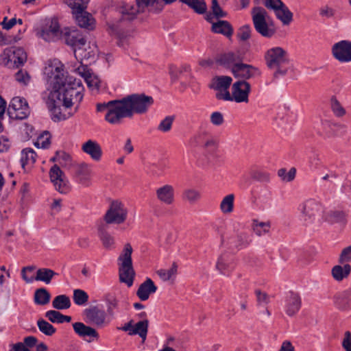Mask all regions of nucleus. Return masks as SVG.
Masks as SVG:
<instances>
[{
    "label": "nucleus",
    "instance_id": "4",
    "mask_svg": "<svg viewBox=\"0 0 351 351\" xmlns=\"http://www.w3.org/2000/svg\"><path fill=\"white\" fill-rule=\"evenodd\" d=\"M266 64L275 70L274 76L284 75L287 73L286 65L288 64L287 53L282 47H276L267 51L265 56Z\"/></svg>",
    "mask_w": 351,
    "mask_h": 351
},
{
    "label": "nucleus",
    "instance_id": "50",
    "mask_svg": "<svg viewBox=\"0 0 351 351\" xmlns=\"http://www.w3.org/2000/svg\"><path fill=\"white\" fill-rule=\"evenodd\" d=\"M15 80L17 82L23 86H27L31 81V77L27 71L20 69L15 74Z\"/></svg>",
    "mask_w": 351,
    "mask_h": 351
},
{
    "label": "nucleus",
    "instance_id": "31",
    "mask_svg": "<svg viewBox=\"0 0 351 351\" xmlns=\"http://www.w3.org/2000/svg\"><path fill=\"white\" fill-rule=\"evenodd\" d=\"M351 272V266L346 263L343 265H337L332 268L331 274L333 278L337 281H341L346 278Z\"/></svg>",
    "mask_w": 351,
    "mask_h": 351
},
{
    "label": "nucleus",
    "instance_id": "42",
    "mask_svg": "<svg viewBox=\"0 0 351 351\" xmlns=\"http://www.w3.org/2000/svg\"><path fill=\"white\" fill-rule=\"evenodd\" d=\"M148 330V321L147 319L140 321L137 322L132 330V332H130V335H138L143 339V341H145L146 339L147 334Z\"/></svg>",
    "mask_w": 351,
    "mask_h": 351
},
{
    "label": "nucleus",
    "instance_id": "15",
    "mask_svg": "<svg viewBox=\"0 0 351 351\" xmlns=\"http://www.w3.org/2000/svg\"><path fill=\"white\" fill-rule=\"evenodd\" d=\"M333 57L340 62H351V41L343 40L332 47Z\"/></svg>",
    "mask_w": 351,
    "mask_h": 351
},
{
    "label": "nucleus",
    "instance_id": "45",
    "mask_svg": "<svg viewBox=\"0 0 351 351\" xmlns=\"http://www.w3.org/2000/svg\"><path fill=\"white\" fill-rule=\"evenodd\" d=\"M52 161H56L62 167H66L71 164V156L64 151H58L56 156L51 159Z\"/></svg>",
    "mask_w": 351,
    "mask_h": 351
},
{
    "label": "nucleus",
    "instance_id": "14",
    "mask_svg": "<svg viewBox=\"0 0 351 351\" xmlns=\"http://www.w3.org/2000/svg\"><path fill=\"white\" fill-rule=\"evenodd\" d=\"M49 177L58 192L66 194L70 191L69 182L58 165L51 167L49 171Z\"/></svg>",
    "mask_w": 351,
    "mask_h": 351
},
{
    "label": "nucleus",
    "instance_id": "56",
    "mask_svg": "<svg viewBox=\"0 0 351 351\" xmlns=\"http://www.w3.org/2000/svg\"><path fill=\"white\" fill-rule=\"evenodd\" d=\"M296 170L295 168H291L288 172L286 169H280L278 171V176L284 181L291 182L295 177Z\"/></svg>",
    "mask_w": 351,
    "mask_h": 351
},
{
    "label": "nucleus",
    "instance_id": "36",
    "mask_svg": "<svg viewBox=\"0 0 351 351\" xmlns=\"http://www.w3.org/2000/svg\"><path fill=\"white\" fill-rule=\"evenodd\" d=\"M58 274L53 270L49 268H40L36 271V275L34 280L41 281L48 285L51 282V280Z\"/></svg>",
    "mask_w": 351,
    "mask_h": 351
},
{
    "label": "nucleus",
    "instance_id": "61",
    "mask_svg": "<svg viewBox=\"0 0 351 351\" xmlns=\"http://www.w3.org/2000/svg\"><path fill=\"white\" fill-rule=\"evenodd\" d=\"M35 269L34 266L25 267L21 270V277L27 283H32L35 277L33 276H27V273H31Z\"/></svg>",
    "mask_w": 351,
    "mask_h": 351
},
{
    "label": "nucleus",
    "instance_id": "57",
    "mask_svg": "<svg viewBox=\"0 0 351 351\" xmlns=\"http://www.w3.org/2000/svg\"><path fill=\"white\" fill-rule=\"evenodd\" d=\"M183 197L190 202H195L199 198L200 195L197 190L189 189L184 191Z\"/></svg>",
    "mask_w": 351,
    "mask_h": 351
},
{
    "label": "nucleus",
    "instance_id": "8",
    "mask_svg": "<svg viewBox=\"0 0 351 351\" xmlns=\"http://www.w3.org/2000/svg\"><path fill=\"white\" fill-rule=\"evenodd\" d=\"M251 86L245 80H239L232 86V94L227 92L223 97L224 101H234L237 103L248 102Z\"/></svg>",
    "mask_w": 351,
    "mask_h": 351
},
{
    "label": "nucleus",
    "instance_id": "47",
    "mask_svg": "<svg viewBox=\"0 0 351 351\" xmlns=\"http://www.w3.org/2000/svg\"><path fill=\"white\" fill-rule=\"evenodd\" d=\"M234 195L229 194L222 199L220 208L223 213H230L233 210Z\"/></svg>",
    "mask_w": 351,
    "mask_h": 351
},
{
    "label": "nucleus",
    "instance_id": "5",
    "mask_svg": "<svg viewBox=\"0 0 351 351\" xmlns=\"http://www.w3.org/2000/svg\"><path fill=\"white\" fill-rule=\"evenodd\" d=\"M27 56L23 48H5L0 55V64L10 69L19 68L27 61Z\"/></svg>",
    "mask_w": 351,
    "mask_h": 351
},
{
    "label": "nucleus",
    "instance_id": "62",
    "mask_svg": "<svg viewBox=\"0 0 351 351\" xmlns=\"http://www.w3.org/2000/svg\"><path fill=\"white\" fill-rule=\"evenodd\" d=\"M213 14L217 18H222L226 16V12H224L221 7L219 6L217 0H212V6H211Z\"/></svg>",
    "mask_w": 351,
    "mask_h": 351
},
{
    "label": "nucleus",
    "instance_id": "9",
    "mask_svg": "<svg viewBox=\"0 0 351 351\" xmlns=\"http://www.w3.org/2000/svg\"><path fill=\"white\" fill-rule=\"evenodd\" d=\"M60 97L61 94L57 90H50L46 101L53 121H60L68 118L66 114L62 112L61 107L63 106V102L60 101Z\"/></svg>",
    "mask_w": 351,
    "mask_h": 351
},
{
    "label": "nucleus",
    "instance_id": "58",
    "mask_svg": "<svg viewBox=\"0 0 351 351\" xmlns=\"http://www.w3.org/2000/svg\"><path fill=\"white\" fill-rule=\"evenodd\" d=\"M210 121L213 125L215 126H220L224 122L223 115L220 112H213L210 116Z\"/></svg>",
    "mask_w": 351,
    "mask_h": 351
},
{
    "label": "nucleus",
    "instance_id": "11",
    "mask_svg": "<svg viewBox=\"0 0 351 351\" xmlns=\"http://www.w3.org/2000/svg\"><path fill=\"white\" fill-rule=\"evenodd\" d=\"M120 99H114L107 103L97 104L98 112L106 111L105 120L110 124H119L121 121V114L118 108L120 107Z\"/></svg>",
    "mask_w": 351,
    "mask_h": 351
},
{
    "label": "nucleus",
    "instance_id": "16",
    "mask_svg": "<svg viewBox=\"0 0 351 351\" xmlns=\"http://www.w3.org/2000/svg\"><path fill=\"white\" fill-rule=\"evenodd\" d=\"M83 316L86 322L101 326L106 322V313L98 306H90L83 311Z\"/></svg>",
    "mask_w": 351,
    "mask_h": 351
},
{
    "label": "nucleus",
    "instance_id": "40",
    "mask_svg": "<svg viewBox=\"0 0 351 351\" xmlns=\"http://www.w3.org/2000/svg\"><path fill=\"white\" fill-rule=\"evenodd\" d=\"M71 305L70 298L66 295H57L52 301V306L58 310L68 309Z\"/></svg>",
    "mask_w": 351,
    "mask_h": 351
},
{
    "label": "nucleus",
    "instance_id": "52",
    "mask_svg": "<svg viewBox=\"0 0 351 351\" xmlns=\"http://www.w3.org/2000/svg\"><path fill=\"white\" fill-rule=\"evenodd\" d=\"M99 237L104 247H106V249H112L114 247V239L107 232L100 231Z\"/></svg>",
    "mask_w": 351,
    "mask_h": 351
},
{
    "label": "nucleus",
    "instance_id": "24",
    "mask_svg": "<svg viewBox=\"0 0 351 351\" xmlns=\"http://www.w3.org/2000/svg\"><path fill=\"white\" fill-rule=\"evenodd\" d=\"M77 24L82 28L89 30L93 29L95 27V19L92 15L85 10L77 12L73 14Z\"/></svg>",
    "mask_w": 351,
    "mask_h": 351
},
{
    "label": "nucleus",
    "instance_id": "12",
    "mask_svg": "<svg viewBox=\"0 0 351 351\" xmlns=\"http://www.w3.org/2000/svg\"><path fill=\"white\" fill-rule=\"evenodd\" d=\"M156 0H136V5L124 3L119 10L124 20H133L137 14L143 12L146 8L153 5Z\"/></svg>",
    "mask_w": 351,
    "mask_h": 351
},
{
    "label": "nucleus",
    "instance_id": "1",
    "mask_svg": "<svg viewBox=\"0 0 351 351\" xmlns=\"http://www.w3.org/2000/svg\"><path fill=\"white\" fill-rule=\"evenodd\" d=\"M50 90H57L61 94L60 101L63 106L70 108L75 102H80L83 99L84 88L80 80L64 75L63 69L56 67L49 78Z\"/></svg>",
    "mask_w": 351,
    "mask_h": 351
},
{
    "label": "nucleus",
    "instance_id": "41",
    "mask_svg": "<svg viewBox=\"0 0 351 351\" xmlns=\"http://www.w3.org/2000/svg\"><path fill=\"white\" fill-rule=\"evenodd\" d=\"M64 2L71 8L72 14H74L86 10L89 0H65Z\"/></svg>",
    "mask_w": 351,
    "mask_h": 351
},
{
    "label": "nucleus",
    "instance_id": "10",
    "mask_svg": "<svg viewBox=\"0 0 351 351\" xmlns=\"http://www.w3.org/2000/svg\"><path fill=\"white\" fill-rule=\"evenodd\" d=\"M128 210L124 204L119 201H113L104 216L108 224H121L127 219Z\"/></svg>",
    "mask_w": 351,
    "mask_h": 351
},
{
    "label": "nucleus",
    "instance_id": "34",
    "mask_svg": "<svg viewBox=\"0 0 351 351\" xmlns=\"http://www.w3.org/2000/svg\"><path fill=\"white\" fill-rule=\"evenodd\" d=\"M36 154L32 148H25L21 153V163L23 169L25 166L31 167L36 162Z\"/></svg>",
    "mask_w": 351,
    "mask_h": 351
},
{
    "label": "nucleus",
    "instance_id": "39",
    "mask_svg": "<svg viewBox=\"0 0 351 351\" xmlns=\"http://www.w3.org/2000/svg\"><path fill=\"white\" fill-rule=\"evenodd\" d=\"M274 12L277 19L281 21L284 25H288L292 21L293 14L285 3Z\"/></svg>",
    "mask_w": 351,
    "mask_h": 351
},
{
    "label": "nucleus",
    "instance_id": "37",
    "mask_svg": "<svg viewBox=\"0 0 351 351\" xmlns=\"http://www.w3.org/2000/svg\"><path fill=\"white\" fill-rule=\"evenodd\" d=\"M51 295L45 288H39L34 292V302L38 305H45L50 302Z\"/></svg>",
    "mask_w": 351,
    "mask_h": 351
},
{
    "label": "nucleus",
    "instance_id": "27",
    "mask_svg": "<svg viewBox=\"0 0 351 351\" xmlns=\"http://www.w3.org/2000/svg\"><path fill=\"white\" fill-rule=\"evenodd\" d=\"M234 264L232 257L228 254H222L216 264L217 269L223 275H228L233 270Z\"/></svg>",
    "mask_w": 351,
    "mask_h": 351
},
{
    "label": "nucleus",
    "instance_id": "20",
    "mask_svg": "<svg viewBox=\"0 0 351 351\" xmlns=\"http://www.w3.org/2000/svg\"><path fill=\"white\" fill-rule=\"evenodd\" d=\"M64 40L66 45L73 47V51L86 45V40L83 34L77 29L66 32Z\"/></svg>",
    "mask_w": 351,
    "mask_h": 351
},
{
    "label": "nucleus",
    "instance_id": "64",
    "mask_svg": "<svg viewBox=\"0 0 351 351\" xmlns=\"http://www.w3.org/2000/svg\"><path fill=\"white\" fill-rule=\"evenodd\" d=\"M342 346L346 351H351V332L350 331L345 332Z\"/></svg>",
    "mask_w": 351,
    "mask_h": 351
},
{
    "label": "nucleus",
    "instance_id": "17",
    "mask_svg": "<svg viewBox=\"0 0 351 351\" xmlns=\"http://www.w3.org/2000/svg\"><path fill=\"white\" fill-rule=\"evenodd\" d=\"M232 72L236 77L242 78V80L255 78L261 75V72L257 68L243 63L235 64L232 68Z\"/></svg>",
    "mask_w": 351,
    "mask_h": 351
},
{
    "label": "nucleus",
    "instance_id": "25",
    "mask_svg": "<svg viewBox=\"0 0 351 351\" xmlns=\"http://www.w3.org/2000/svg\"><path fill=\"white\" fill-rule=\"evenodd\" d=\"M73 328L75 332L80 337H90L93 339L92 340L99 338V334L95 328L86 326L82 322H75L73 324Z\"/></svg>",
    "mask_w": 351,
    "mask_h": 351
},
{
    "label": "nucleus",
    "instance_id": "49",
    "mask_svg": "<svg viewBox=\"0 0 351 351\" xmlns=\"http://www.w3.org/2000/svg\"><path fill=\"white\" fill-rule=\"evenodd\" d=\"M177 273V265L173 263L172 266L168 269H160L157 271L160 278L164 280H169L174 278Z\"/></svg>",
    "mask_w": 351,
    "mask_h": 351
},
{
    "label": "nucleus",
    "instance_id": "13",
    "mask_svg": "<svg viewBox=\"0 0 351 351\" xmlns=\"http://www.w3.org/2000/svg\"><path fill=\"white\" fill-rule=\"evenodd\" d=\"M8 114L12 119H24L29 114L27 102L24 98L16 97L10 101L8 108Z\"/></svg>",
    "mask_w": 351,
    "mask_h": 351
},
{
    "label": "nucleus",
    "instance_id": "2",
    "mask_svg": "<svg viewBox=\"0 0 351 351\" xmlns=\"http://www.w3.org/2000/svg\"><path fill=\"white\" fill-rule=\"evenodd\" d=\"M120 107L118 108L123 118H131L134 114H142L147 112L154 104V99L151 96L143 93L131 94L120 99Z\"/></svg>",
    "mask_w": 351,
    "mask_h": 351
},
{
    "label": "nucleus",
    "instance_id": "60",
    "mask_svg": "<svg viewBox=\"0 0 351 351\" xmlns=\"http://www.w3.org/2000/svg\"><path fill=\"white\" fill-rule=\"evenodd\" d=\"M351 261V245L345 247L339 256V263L341 264H346Z\"/></svg>",
    "mask_w": 351,
    "mask_h": 351
},
{
    "label": "nucleus",
    "instance_id": "53",
    "mask_svg": "<svg viewBox=\"0 0 351 351\" xmlns=\"http://www.w3.org/2000/svg\"><path fill=\"white\" fill-rule=\"evenodd\" d=\"M174 117L172 116H167L162 119L158 126V130L162 132H167L171 130L173 125Z\"/></svg>",
    "mask_w": 351,
    "mask_h": 351
},
{
    "label": "nucleus",
    "instance_id": "46",
    "mask_svg": "<svg viewBox=\"0 0 351 351\" xmlns=\"http://www.w3.org/2000/svg\"><path fill=\"white\" fill-rule=\"evenodd\" d=\"M37 326L39 330L47 336H51L56 331V329L51 324L43 319H39L37 321Z\"/></svg>",
    "mask_w": 351,
    "mask_h": 351
},
{
    "label": "nucleus",
    "instance_id": "32",
    "mask_svg": "<svg viewBox=\"0 0 351 351\" xmlns=\"http://www.w3.org/2000/svg\"><path fill=\"white\" fill-rule=\"evenodd\" d=\"M324 219L331 224L339 223L341 226H344L347 222L345 213L339 210L328 212L324 215Z\"/></svg>",
    "mask_w": 351,
    "mask_h": 351
},
{
    "label": "nucleus",
    "instance_id": "54",
    "mask_svg": "<svg viewBox=\"0 0 351 351\" xmlns=\"http://www.w3.org/2000/svg\"><path fill=\"white\" fill-rule=\"evenodd\" d=\"M209 136L210 134L207 131H200L191 139V143L193 146H201Z\"/></svg>",
    "mask_w": 351,
    "mask_h": 351
},
{
    "label": "nucleus",
    "instance_id": "21",
    "mask_svg": "<svg viewBox=\"0 0 351 351\" xmlns=\"http://www.w3.org/2000/svg\"><path fill=\"white\" fill-rule=\"evenodd\" d=\"M285 302V311L290 317L295 315L299 311L302 305L300 296L293 291L288 293Z\"/></svg>",
    "mask_w": 351,
    "mask_h": 351
},
{
    "label": "nucleus",
    "instance_id": "7",
    "mask_svg": "<svg viewBox=\"0 0 351 351\" xmlns=\"http://www.w3.org/2000/svg\"><path fill=\"white\" fill-rule=\"evenodd\" d=\"M300 219L306 226L312 224L322 211V205L314 199H309L300 204Z\"/></svg>",
    "mask_w": 351,
    "mask_h": 351
},
{
    "label": "nucleus",
    "instance_id": "51",
    "mask_svg": "<svg viewBox=\"0 0 351 351\" xmlns=\"http://www.w3.org/2000/svg\"><path fill=\"white\" fill-rule=\"evenodd\" d=\"M330 106L333 113L339 117H343L346 114L345 109L340 104L335 97H332L330 99Z\"/></svg>",
    "mask_w": 351,
    "mask_h": 351
},
{
    "label": "nucleus",
    "instance_id": "22",
    "mask_svg": "<svg viewBox=\"0 0 351 351\" xmlns=\"http://www.w3.org/2000/svg\"><path fill=\"white\" fill-rule=\"evenodd\" d=\"M82 150L95 161H99L102 156V149L95 141L88 140L82 145Z\"/></svg>",
    "mask_w": 351,
    "mask_h": 351
},
{
    "label": "nucleus",
    "instance_id": "3",
    "mask_svg": "<svg viewBox=\"0 0 351 351\" xmlns=\"http://www.w3.org/2000/svg\"><path fill=\"white\" fill-rule=\"evenodd\" d=\"M133 250L130 243H126L117 258L119 280L128 287L133 285L135 271L132 265V254Z\"/></svg>",
    "mask_w": 351,
    "mask_h": 351
},
{
    "label": "nucleus",
    "instance_id": "29",
    "mask_svg": "<svg viewBox=\"0 0 351 351\" xmlns=\"http://www.w3.org/2000/svg\"><path fill=\"white\" fill-rule=\"evenodd\" d=\"M91 174L90 167L86 163L79 165L75 170V177L80 184L87 185Z\"/></svg>",
    "mask_w": 351,
    "mask_h": 351
},
{
    "label": "nucleus",
    "instance_id": "18",
    "mask_svg": "<svg viewBox=\"0 0 351 351\" xmlns=\"http://www.w3.org/2000/svg\"><path fill=\"white\" fill-rule=\"evenodd\" d=\"M232 79L229 76H217L212 80L210 87L218 92L216 93V98L223 100L224 94L229 92L228 89L231 85Z\"/></svg>",
    "mask_w": 351,
    "mask_h": 351
},
{
    "label": "nucleus",
    "instance_id": "26",
    "mask_svg": "<svg viewBox=\"0 0 351 351\" xmlns=\"http://www.w3.org/2000/svg\"><path fill=\"white\" fill-rule=\"evenodd\" d=\"M156 193L158 200L167 205L174 202V189L171 185L166 184L158 188Z\"/></svg>",
    "mask_w": 351,
    "mask_h": 351
},
{
    "label": "nucleus",
    "instance_id": "30",
    "mask_svg": "<svg viewBox=\"0 0 351 351\" xmlns=\"http://www.w3.org/2000/svg\"><path fill=\"white\" fill-rule=\"evenodd\" d=\"M212 31L216 34H221L226 37H230L232 35L233 29L229 22L227 21H218L216 23H213Z\"/></svg>",
    "mask_w": 351,
    "mask_h": 351
},
{
    "label": "nucleus",
    "instance_id": "44",
    "mask_svg": "<svg viewBox=\"0 0 351 351\" xmlns=\"http://www.w3.org/2000/svg\"><path fill=\"white\" fill-rule=\"evenodd\" d=\"M89 296L88 293L80 289L73 291V300L74 303L77 306H86L88 303Z\"/></svg>",
    "mask_w": 351,
    "mask_h": 351
},
{
    "label": "nucleus",
    "instance_id": "63",
    "mask_svg": "<svg viewBox=\"0 0 351 351\" xmlns=\"http://www.w3.org/2000/svg\"><path fill=\"white\" fill-rule=\"evenodd\" d=\"M255 294L256 295L257 302L259 305L265 306L269 302V295L260 290H256Z\"/></svg>",
    "mask_w": 351,
    "mask_h": 351
},
{
    "label": "nucleus",
    "instance_id": "43",
    "mask_svg": "<svg viewBox=\"0 0 351 351\" xmlns=\"http://www.w3.org/2000/svg\"><path fill=\"white\" fill-rule=\"evenodd\" d=\"M194 10L197 14H204L206 11V4L204 0H180Z\"/></svg>",
    "mask_w": 351,
    "mask_h": 351
},
{
    "label": "nucleus",
    "instance_id": "35",
    "mask_svg": "<svg viewBox=\"0 0 351 351\" xmlns=\"http://www.w3.org/2000/svg\"><path fill=\"white\" fill-rule=\"evenodd\" d=\"M106 315L114 317L115 315L121 312V303L113 296H108L106 299Z\"/></svg>",
    "mask_w": 351,
    "mask_h": 351
},
{
    "label": "nucleus",
    "instance_id": "55",
    "mask_svg": "<svg viewBox=\"0 0 351 351\" xmlns=\"http://www.w3.org/2000/svg\"><path fill=\"white\" fill-rule=\"evenodd\" d=\"M80 65L75 69L76 72L83 77L86 80L88 86H91L90 78L92 77L91 73L88 70L86 65L84 64L83 62H80Z\"/></svg>",
    "mask_w": 351,
    "mask_h": 351
},
{
    "label": "nucleus",
    "instance_id": "6",
    "mask_svg": "<svg viewBox=\"0 0 351 351\" xmlns=\"http://www.w3.org/2000/svg\"><path fill=\"white\" fill-rule=\"evenodd\" d=\"M252 21L256 31L262 36L271 38L276 33L275 29L267 24V11L261 7H254L252 10Z\"/></svg>",
    "mask_w": 351,
    "mask_h": 351
},
{
    "label": "nucleus",
    "instance_id": "48",
    "mask_svg": "<svg viewBox=\"0 0 351 351\" xmlns=\"http://www.w3.org/2000/svg\"><path fill=\"white\" fill-rule=\"evenodd\" d=\"M270 226L269 222H260L257 220H254L253 221L254 232L259 237L269 232Z\"/></svg>",
    "mask_w": 351,
    "mask_h": 351
},
{
    "label": "nucleus",
    "instance_id": "38",
    "mask_svg": "<svg viewBox=\"0 0 351 351\" xmlns=\"http://www.w3.org/2000/svg\"><path fill=\"white\" fill-rule=\"evenodd\" d=\"M45 317L53 323L62 324L64 322H70L71 317L64 315L58 311L50 310L45 313Z\"/></svg>",
    "mask_w": 351,
    "mask_h": 351
},
{
    "label": "nucleus",
    "instance_id": "33",
    "mask_svg": "<svg viewBox=\"0 0 351 351\" xmlns=\"http://www.w3.org/2000/svg\"><path fill=\"white\" fill-rule=\"evenodd\" d=\"M239 56L233 52H228L221 54L217 59V62L226 67L233 66L235 64H239Z\"/></svg>",
    "mask_w": 351,
    "mask_h": 351
},
{
    "label": "nucleus",
    "instance_id": "19",
    "mask_svg": "<svg viewBox=\"0 0 351 351\" xmlns=\"http://www.w3.org/2000/svg\"><path fill=\"white\" fill-rule=\"evenodd\" d=\"M60 31V25L56 19H48L37 33L38 36L46 41H51Z\"/></svg>",
    "mask_w": 351,
    "mask_h": 351
},
{
    "label": "nucleus",
    "instance_id": "59",
    "mask_svg": "<svg viewBox=\"0 0 351 351\" xmlns=\"http://www.w3.org/2000/svg\"><path fill=\"white\" fill-rule=\"evenodd\" d=\"M251 35V28L250 25L242 26L237 32L238 38L243 41L248 40Z\"/></svg>",
    "mask_w": 351,
    "mask_h": 351
},
{
    "label": "nucleus",
    "instance_id": "28",
    "mask_svg": "<svg viewBox=\"0 0 351 351\" xmlns=\"http://www.w3.org/2000/svg\"><path fill=\"white\" fill-rule=\"evenodd\" d=\"M97 52V47L94 46L93 48H91L88 46V49H87L86 46L84 47H81L75 50V57L80 62H82L84 60H94L95 54Z\"/></svg>",
    "mask_w": 351,
    "mask_h": 351
},
{
    "label": "nucleus",
    "instance_id": "23",
    "mask_svg": "<svg viewBox=\"0 0 351 351\" xmlns=\"http://www.w3.org/2000/svg\"><path fill=\"white\" fill-rule=\"evenodd\" d=\"M156 291L157 287L154 281L151 278H147L140 285L136 291V295L141 301H145L148 300L150 294L154 293Z\"/></svg>",
    "mask_w": 351,
    "mask_h": 351
}]
</instances>
